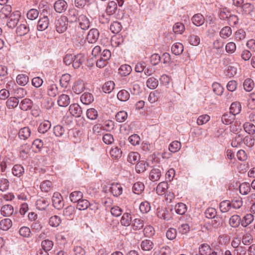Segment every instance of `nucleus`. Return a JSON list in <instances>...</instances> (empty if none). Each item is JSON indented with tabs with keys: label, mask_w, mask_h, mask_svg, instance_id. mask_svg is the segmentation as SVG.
<instances>
[{
	"label": "nucleus",
	"mask_w": 255,
	"mask_h": 255,
	"mask_svg": "<svg viewBox=\"0 0 255 255\" xmlns=\"http://www.w3.org/2000/svg\"><path fill=\"white\" fill-rule=\"evenodd\" d=\"M68 26V18L64 15L60 16L56 19L55 26L56 30L59 33L65 32Z\"/></svg>",
	"instance_id": "nucleus-1"
},
{
	"label": "nucleus",
	"mask_w": 255,
	"mask_h": 255,
	"mask_svg": "<svg viewBox=\"0 0 255 255\" xmlns=\"http://www.w3.org/2000/svg\"><path fill=\"white\" fill-rule=\"evenodd\" d=\"M250 139L249 145H253L254 144V140L248 136L244 137V136L239 133H237L235 137L233 139L231 145L233 147H238L241 146L243 143H246L247 140Z\"/></svg>",
	"instance_id": "nucleus-2"
},
{
	"label": "nucleus",
	"mask_w": 255,
	"mask_h": 255,
	"mask_svg": "<svg viewBox=\"0 0 255 255\" xmlns=\"http://www.w3.org/2000/svg\"><path fill=\"white\" fill-rule=\"evenodd\" d=\"M20 17V13L19 11H16L6 17L7 18L6 25L8 28H14L18 24Z\"/></svg>",
	"instance_id": "nucleus-3"
},
{
	"label": "nucleus",
	"mask_w": 255,
	"mask_h": 255,
	"mask_svg": "<svg viewBox=\"0 0 255 255\" xmlns=\"http://www.w3.org/2000/svg\"><path fill=\"white\" fill-rule=\"evenodd\" d=\"M52 201L54 207L58 210L62 209L64 205L63 197L58 192H55L53 194Z\"/></svg>",
	"instance_id": "nucleus-4"
},
{
	"label": "nucleus",
	"mask_w": 255,
	"mask_h": 255,
	"mask_svg": "<svg viewBox=\"0 0 255 255\" xmlns=\"http://www.w3.org/2000/svg\"><path fill=\"white\" fill-rule=\"evenodd\" d=\"M99 32L97 29L92 28L90 29L87 36L88 42L90 43H95L99 37Z\"/></svg>",
	"instance_id": "nucleus-5"
},
{
	"label": "nucleus",
	"mask_w": 255,
	"mask_h": 255,
	"mask_svg": "<svg viewBox=\"0 0 255 255\" xmlns=\"http://www.w3.org/2000/svg\"><path fill=\"white\" fill-rule=\"evenodd\" d=\"M162 170V169L159 167L153 168L149 173L150 180L153 182L159 180L161 176Z\"/></svg>",
	"instance_id": "nucleus-6"
},
{
	"label": "nucleus",
	"mask_w": 255,
	"mask_h": 255,
	"mask_svg": "<svg viewBox=\"0 0 255 255\" xmlns=\"http://www.w3.org/2000/svg\"><path fill=\"white\" fill-rule=\"evenodd\" d=\"M68 7L67 3L64 0H58L54 4L55 10L58 13L65 11Z\"/></svg>",
	"instance_id": "nucleus-7"
},
{
	"label": "nucleus",
	"mask_w": 255,
	"mask_h": 255,
	"mask_svg": "<svg viewBox=\"0 0 255 255\" xmlns=\"http://www.w3.org/2000/svg\"><path fill=\"white\" fill-rule=\"evenodd\" d=\"M69 111L75 117H80L82 114V108L78 104H71L69 108Z\"/></svg>",
	"instance_id": "nucleus-8"
},
{
	"label": "nucleus",
	"mask_w": 255,
	"mask_h": 255,
	"mask_svg": "<svg viewBox=\"0 0 255 255\" xmlns=\"http://www.w3.org/2000/svg\"><path fill=\"white\" fill-rule=\"evenodd\" d=\"M78 21L79 23L80 28L87 30L90 27V20L85 15H79Z\"/></svg>",
	"instance_id": "nucleus-9"
},
{
	"label": "nucleus",
	"mask_w": 255,
	"mask_h": 255,
	"mask_svg": "<svg viewBox=\"0 0 255 255\" xmlns=\"http://www.w3.org/2000/svg\"><path fill=\"white\" fill-rule=\"evenodd\" d=\"M49 201L45 198H40L37 199L35 203L36 208L40 211L45 210L47 207L49 205Z\"/></svg>",
	"instance_id": "nucleus-10"
},
{
	"label": "nucleus",
	"mask_w": 255,
	"mask_h": 255,
	"mask_svg": "<svg viewBox=\"0 0 255 255\" xmlns=\"http://www.w3.org/2000/svg\"><path fill=\"white\" fill-rule=\"evenodd\" d=\"M110 191L115 197H118L123 193L122 185L118 183H113L110 187Z\"/></svg>",
	"instance_id": "nucleus-11"
},
{
	"label": "nucleus",
	"mask_w": 255,
	"mask_h": 255,
	"mask_svg": "<svg viewBox=\"0 0 255 255\" xmlns=\"http://www.w3.org/2000/svg\"><path fill=\"white\" fill-rule=\"evenodd\" d=\"M85 88L84 81L82 80L78 79L75 82L72 90L75 94H79L84 91Z\"/></svg>",
	"instance_id": "nucleus-12"
},
{
	"label": "nucleus",
	"mask_w": 255,
	"mask_h": 255,
	"mask_svg": "<svg viewBox=\"0 0 255 255\" xmlns=\"http://www.w3.org/2000/svg\"><path fill=\"white\" fill-rule=\"evenodd\" d=\"M33 102L29 98H25L22 100L19 104L20 109L24 111L31 110Z\"/></svg>",
	"instance_id": "nucleus-13"
},
{
	"label": "nucleus",
	"mask_w": 255,
	"mask_h": 255,
	"mask_svg": "<svg viewBox=\"0 0 255 255\" xmlns=\"http://www.w3.org/2000/svg\"><path fill=\"white\" fill-rule=\"evenodd\" d=\"M49 24V20L47 16L41 18L37 23V28L39 31H43L47 29Z\"/></svg>",
	"instance_id": "nucleus-14"
},
{
	"label": "nucleus",
	"mask_w": 255,
	"mask_h": 255,
	"mask_svg": "<svg viewBox=\"0 0 255 255\" xmlns=\"http://www.w3.org/2000/svg\"><path fill=\"white\" fill-rule=\"evenodd\" d=\"M86 58L84 54H78L75 55V57L73 60L72 67L74 69L79 68L85 61Z\"/></svg>",
	"instance_id": "nucleus-15"
},
{
	"label": "nucleus",
	"mask_w": 255,
	"mask_h": 255,
	"mask_svg": "<svg viewBox=\"0 0 255 255\" xmlns=\"http://www.w3.org/2000/svg\"><path fill=\"white\" fill-rule=\"evenodd\" d=\"M241 12L243 15H251L254 10V6L250 3H244L241 7Z\"/></svg>",
	"instance_id": "nucleus-16"
},
{
	"label": "nucleus",
	"mask_w": 255,
	"mask_h": 255,
	"mask_svg": "<svg viewBox=\"0 0 255 255\" xmlns=\"http://www.w3.org/2000/svg\"><path fill=\"white\" fill-rule=\"evenodd\" d=\"M29 27L26 23L19 24L16 28V32L18 36H22L27 34L29 31Z\"/></svg>",
	"instance_id": "nucleus-17"
},
{
	"label": "nucleus",
	"mask_w": 255,
	"mask_h": 255,
	"mask_svg": "<svg viewBox=\"0 0 255 255\" xmlns=\"http://www.w3.org/2000/svg\"><path fill=\"white\" fill-rule=\"evenodd\" d=\"M235 119V116L230 112H227L223 114L221 118L222 123L226 125L231 124Z\"/></svg>",
	"instance_id": "nucleus-18"
},
{
	"label": "nucleus",
	"mask_w": 255,
	"mask_h": 255,
	"mask_svg": "<svg viewBox=\"0 0 255 255\" xmlns=\"http://www.w3.org/2000/svg\"><path fill=\"white\" fill-rule=\"evenodd\" d=\"M14 209L11 205H5L2 206L0 213L4 217H9L13 214Z\"/></svg>",
	"instance_id": "nucleus-19"
},
{
	"label": "nucleus",
	"mask_w": 255,
	"mask_h": 255,
	"mask_svg": "<svg viewBox=\"0 0 255 255\" xmlns=\"http://www.w3.org/2000/svg\"><path fill=\"white\" fill-rule=\"evenodd\" d=\"M25 172L24 167L20 164H15L12 168V173L14 176L20 177Z\"/></svg>",
	"instance_id": "nucleus-20"
},
{
	"label": "nucleus",
	"mask_w": 255,
	"mask_h": 255,
	"mask_svg": "<svg viewBox=\"0 0 255 255\" xmlns=\"http://www.w3.org/2000/svg\"><path fill=\"white\" fill-rule=\"evenodd\" d=\"M31 134V130L29 127H25L20 129L18 136L21 139H27Z\"/></svg>",
	"instance_id": "nucleus-21"
},
{
	"label": "nucleus",
	"mask_w": 255,
	"mask_h": 255,
	"mask_svg": "<svg viewBox=\"0 0 255 255\" xmlns=\"http://www.w3.org/2000/svg\"><path fill=\"white\" fill-rule=\"evenodd\" d=\"M57 102L59 106L66 107L70 104V99L68 95L62 94L59 97Z\"/></svg>",
	"instance_id": "nucleus-22"
},
{
	"label": "nucleus",
	"mask_w": 255,
	"mask_h": 255,
	"mask_svg": "<svg viewBox=\"0 0 255 255\" xmlns=\"http://www.w3.org/2000/svg\"><path fill=\"white\" fill-rule=\"evenodd\" d=\"M51 123L47 120H45L39 126L38 131L39 133H45L50 128Z\"/></svg>",
	"instance_id": "nucleus-23"
},
{
	"label": "nucleus",
	"mask_w": 255,
	"mask_h": 255,
	"mask_svg": "<svg viewBox=\"0 0 255 255\" xmlns=\"http://www.w3.org/2000/svg\"><path fill=\"white\" fill-rule=\"evenodd\" d=\"M193 23L196 26H199L203 25L205 21V18L203 15L200 13L195 14L192 17Z\"/></svg>",
	"instance_id": "nucleus-24"
},
{
	"label": "nucleus",
	"mask_w": 255,
	"mask_h": 255,
	"mask_svg": "<svg viewBox=\"0 0 255 255\" xmlns=\"http://www.w3.org/2000/svg\"><path fill=\"white\" fill-rule=\"evenodd\" d=\"M184 50V46L181 43H174L171 47V51L175 55L181 54Z\"/></svg>",
	"instance_id": "nucleus-25"
},
{
	"label": "nucleus",
	"mask_w": 255,
	"mask_h": 255,
	"mask_svg": "<svg viewBox=\"0 0 255 255\" xmlns=\"http://www.w3.org/2000/svg\"><path fill=\"white\" fill-rule=\"evenodd\" d=\"M12 226V221L9 218H5L0 221V229L2 231H7Z\"/></svg>",
	"instance_id": "nucleus-26"
},
{
	"label": "nucleus",
	"mask_w": 255,
	"mask_h": 255,
	"mask_svg": "<svg viewBox=\"0 0 255 255\" xmlns=\"http://www.w3.org/2000/svg\"><path fill=\"white\" fill-rule=\"evenodd\" d=\"M81 101L85 105H89L94 101V97L92 94L90 93H85L80 98Z\"/></svg>",
	"instance_id": "nucleus-27"
},
{
	"label": "nucleus",
	"mask_w": 255,
	"mask_h": 255,
	"mask_svg": "<svg viewBox=\"0 0 255 255\" xmlns=\"http://www.w3.org/2000/svg\"><path fill=\"white\" fill-rule=\"evenodd\" d=\"M144 189V185L141 182H137L135 183L132 187V192L136 194H140Z\"/></svg>",
	"instance_id": "nucleus-28"
},
{
	"label": "nucleus",
	"mask_w": 255,
	"mask_h": 255,
	"mask_svg": "<svg viewBox=\"0 0 255 255\" xmlns=\"http://www.w3.org/2000/svg\"><path fill=\"white\" fill-rule=\"evenodd\" d=\"M139 158L140 155L137 152H130L128 156L127 160L131 164H134L138 162Z\"/></svg>",
	"instance_id": "nucleus-29"
},
{
	"label": "nucleus",
	"mask_w": 255,
	"mask_h": 255,
	"mask_svg": "<svg viewBox=\"0 0 255 255\" xmlns=\"http://www.w3.org/2000/svg\"><path fill=\"white\" fill-rule=\"evenodd\" d=\"M241 224V218L238 215H234L230 218L229 224L233 228H237Z\"/></svg>",
	"instance_id": "nucleus-30"
},
{
	"label": "nucleus",
	"mask_w": 255,
	"mask_h": 255,
	"mask_svg": "<svg viewBox=\"0 0 255 255\" xmlns=\"http://www.w3.org/2000/svg\"><path fill=\"white\" fill-rule=\"evenodd\" d=\"M131 215L129 213H125L121 218V224L124 226L128 227L131 225Z\"/></svg>",
	"instance_id": "nucleus-31"
},
{
	"label": "nucleus",
	"mask_w": 255,
	"mask_h": 255,
	"mask_svg": "<svg viewBox=\"0 0 255 255\" xmlns=\"http://www.w3.org/2000/svg\"><path fill=\"white\" fill-rule=\"evenodd\" d=\"M78 11L75 8H71L68 10V19L71 23L76 22L78 20Z\"/></svg>",
	"instance_id": "nucleus-32"
},
{
	"label": "nucleus",
	"mask_w": 255,
	"mask_h": 255,
	"mask_svg": "<svg viewBox=\"0 0 255 255\" xmlns=\"http://www.w3.org/2000/svg\"><path fill=\"white\" fill-rule=\"evenodd\" d=\"M168 189V183L167 182H161L156 187V193L160 195H162L166 193Z\"/></svg>",
	"instance_id": "nucleus-33"
},
{
	"label": "nucleus",
	"mask_w": 255,
	"mask_h": 255,
	"mask_svg": "<svg viewBox=\"0 0 255 255\" xmlns=\"http://www.w3.org/2000/svg\"><path fill=\"white\" fill-rule=\"evenodd\" d=\"M212 219L211 223L213 228L218 229L222 226L224 220L221 216L217 215Z\"/></svg>",
	"instance_id": "nucleus-34"
},
{
	"label": "nucleus",
	"mask_w": 255,
	"mask_h": 255,
	"mask_svg": "<svg viewBox=\"0 0 255 255\" xmlns=\"http://www.w3.org/2000/svg\"><path fill=\"white\" fill-rule=\"evenodd\" d=\"M117 9V3L114 1L109 2L106 8V12L109 15H112L115 13Z\"/></svg>",
	"instance_id": "nucleus-35"
},
{
	"label": "nucleus",
	"mask_w": 255,
	"mask_h": 255,
	"mask_svg": "<svg viewBox=\"0 0 255 255\" xmlns=\"http://www.w3.org/2000/svg\"><path fill=\"white\" fill-rule=\"evenodd\" d=\"M154 245L152 242L149 240H144L142 241L140 244V247L142 250L145 251H149L153 248Z\"/></svg>",
	"instance_id": "nucleus-36"
},
{
	"label": "nucleus",
	"mask_w": 255,
	"mask_h": 255,
	"mask_svg": "<svg viewBox=\"0 0 255 255\" xmlns=\"http://www.w3.org/2000/svg\"><path fill=\"white\" fill-rule=\"evenodd\" d=\"M131 66L127 64L121 65L119 69L120 74L124 76L128 75L131 72Z\"/></svg>",
	"instance_id": "nucleus-37"
},
{
	"label": "nucleus",
	"mask_w": 255,
	"mask_h": 255,
	"mask_svg": "<svg viewBox=\"0 0 255 255\" xmlns=\"http://www.w3.org/2000/svg\"><path fill=\"white\" fill-rule=\"evenodd\" d=\"M131 224L133 230L136 231L142 229L144 226V222L142 220L136 218L132 221Z\"/></svg>",
	"instance_id": "nucleus-38"
},
{
	"label": "nucleus",
	"mask_w": 255,
	"mask_h": 255,
	"mask_svg": "<svg viewBox=\"0 0 255 255\" xmlns=\"http://www.w3.org/2000/svg\"><path fill=\"white\" fill-rule=\"evenodd\" d=\"M230 112L234 114L235 116L239 114L241 111V105L239 102L233 103L230 108Z\"/></svg>",
	"instance_id": "nucleus-39"
},
{
	"label": "nucleus",
	"mask_w": 255,
	"mask_h": 255,
	"mask_svg": "<svg viewBox=\"0 0 255 255\" xmlns=\"http://www.w3.org/2000/svg\"><path fill=\"white\" fill-rule=\"evenodd\" d=\"M148 164L145 161L142 160L136 163L135 169L137 173H141L144 172L146 170V167Z\"/></svg>",
	"instance_id": "nucleus-40"
},
{
	"label": "nucleus",
	"mask_w": 255,
	"mask_h": 255,
	"mask_svg": "<svg viewBox=\"0 0 255 255\" xmlns=\"http://www.w3.org/2000/svg\"><path fill=\"white\" fill-rule=\"evenodd\" d=\"M181 147V143L178 141L175 140L170 143L169 145L168 149L170 152L175 153L179 151Z\"/></svg>",
	"instance_id": "nucleus-41"
},
{
	"label": "nucleus",
	"mask_w": 255,
	"mask_h": 255,
	"mask_svg": "<svg viewBox=\"0 0 255 255\" xmlns=\"http://www.w3.org/2000/svg\"><path fill=\"white\" fill-rule=\"evenodd\" d=\"M27 95V91L23 88H18L14 90L12 95L18 99H21Z\"/></svg>",
	"instance_id": "nucleus-42"
},
{
	"label": "nucleus",
	"mask_w": 255,
	"mask_h": 255,
	"mask_svg": "<svg viewBox=\"0 0 255 255\" xmlns=\"http://www.w3.org/2000/svg\"><path fill=\"white\" fill-rule=\"evenodd\" d=\"M85 30V29H83L80 27L76 28L75 33L73 35V37L75 39H77L78 41L79 40L80 42H82L84 38Z\"/></svg>",
	"instance_id": "nucleus-43"
},
{
	"label": "nucleus",
	"mask_w": 255,
	"mask_h": 255,
	"mask_svg": "<svg viewBox=\"0 0 255 255\" xmlns=\"http://www.w3.org/2000/svg\"><path fill=\"white\" fill-rule=\"evenodd\" d=\"M91 206L92 204H91L88 200L85 199H81L77 202V208L79 210H84Z\"/></svg>",
	"instance_id": "nucleus-44"
},
{
	"label": "nucleus",
	"mask_w": 255,
	"mask_h": 255,
	"mask_svg": "<svg viewBox=\"0 0 255 255\" xmlns=\"http://www.w3.org/2000/svg\"><path fill=\"white\" fill-rule=\"evenodd\" d=\"M220 209L221 212L226 213L231 209V202L229 200H224L220 203Z\"/></svg>",
	"instance_id": "nucleus-45"
},
{
	"label": "nucleus",
	"mask_w": 255,
	"mask_h": 255,
	"mask_svg": "<svg viewBox=\"0 0 255 255\" xmlns=\"http://www.w3.org/2000/svg\"><path fill=\"white\" fill-rule=\"evenodd\" d=\"M19 103V101L17 98L11 97L8 99L6 102V105L8 109H14L16 107Z\"/></svg>",
	"instance_id": "nucleus-46"
},
{
	"label": "nucleus",
	"mask_w": 255,
	"mask_h": 255,
	"mask_svg": "<svg viewBox=\"0 0 255 255\" xmlns=\"http://www.w3.org/2000/svg\"><path fill=\"white\" fill-rule=\"evenodd\" d=\"M29 81L28 77L25 74H19L16 77V82L20 86H25Z\"/></svg>",
	"instance_id": "nucleus-47"
},
{
	"label": "nucleus",
	"mask_w": 255,
	"mask_h": 255,
	"mask_svg": "<svg viewBox=\"0 0 255 255\" xmlns=\"http://www.w3.org/2000/svg\"><path fill=\"white\" fill-rule=\"evenodd\" d=\"M130 97L129 93L126 90H122L117 94L118 99L123 102L128 101Z\"/></svg>",
	"instance_id": "nucleus-48"
},
{
	"label": "nucleus",
	"mask_w": 255,
	"mask_h": 255,
	"mask_svg": "<svg viewBox=\"0 0 255 255\" xmlns=\"http://www.w3.org/2000/svg\"><path fill=\"white\" fill-rule=\"evenodd\" d=\"M254 221V216L251 214L246 215L241 220V225L244 227H247Z\"/></svg>",
	"instance_id": "nucleus-49"
},
{
	"label": "nucleus",
	"mask_w": 255,
	"mask_h": 255,
	"mask_svg": "<svg viewBox=\"0 0 255 255\" xmlns=\"http://www.w3.org/2000/svg\"><path fill=\"white\" fill-rule=\"evenodd\" d=\"M114 87L115 83L114 82L109 81L103 85L102 89L105 93H110L114 90Z\"/></svg>",
	"instance_id": "nucleus-50"
},
{
	"label": "nucleus",
	"mask_w": 255,
	"mask_h": 255,
	"mask_svg": "<svg viewBox=\"0 0 255 255\" xmlns=\"http://www.w3.org/2000/svg\"><path fill=\"white\" fill-rule=\"evenodd\" d=\"M83 197V193L81 191H74L70 195L71 202L76 203L79 201Z\"/></svg>",
	"instance_id": "nucleus-51"
},
{
	"label": "nucleus",
	"mask_w": 255,
	"mask_h": 255,
	"mask_svg": "<svg viewBox=\"0 0 255 255\" xmlns=\"http://www.w3.org/2000/svg\"><path fill=\"white\" fill-rule=\"evenodd\" d=\"M61 222V220L60 218L57 215L53 216L49 219V224L50 226L53 227L59 226Z\"/></svg>",
	"instance_id": "nucleus-52"
},
{
	"label": "nucleus",
	"mask_w": 255,
	"mask_h": 255,
	"mask_svg": "<svg viewBox=\"0 0 255 255\" xmlns=\"http://www.w3.org/2000/svg\"><path fill=\"white\" fill-rule=\"evenodd\" d=\"M175 210L177 214L183 215L187 211V206L183 203H179L175 206Z\"/></svg>",
	"instance_id": "nucleus-53"
},
{
	"label": "nucleus",
	"mask_w": 255,
	"mask_h": 255,
	"mask_svg": "<svg viewBox=\"0 0 255 255\" xmlns=\"http://www.w3.org/2000/svg\"><path fill=\"white\" fill-rule=\"evenodd\" d=\"M58 94V88L56 84H52L48 87L47 94L49 96L55 97Z\"/></svg>",
	"instance_id": "nucleus-54"
},
{
	"label": "nucleus",
	"mask_w": 255,
	"mask_h": 255,
	"mask_svg": "<svg viewBox=\"0 0 255 255\" xmlns=\"http://www.w3.org/2000/svg\"><path fill=\"white\" fill-rule=\"evenodd\" d=\"M70 80L71 75L70 74H65L62 75L60 80L61 86L63 88H67Z\"/></svg>",
	"instance_id": "nucleus-55"
},
{
	"label": "nucleus",
	"mask_w": 255,
	"mask_h": 255,
	"mask_svg": "<svg viewBox=\"0 0 255 255\" xmlns=\"http://www.w3.org/2000/svg\"><path fill=\"white\" fill-rule=\"evenodd\" d=\"M240 192L243 195L248 194L251 191L250 184L248 182L242 183L240 186Z\"/></svg>",
	"instance_id": "nucleus-56"
},
{
	"label": "nucleus",
	"mask_w": 255,
	"mask_h": 255,
	"mask_svg": "<svg viewBox=\"0 0 255 255\" xmlns=\"http://www.w3.org/2000/svg\"><path fill=\"white\" fill-rule=\"evenodd\" d=\"M158 85V81L154 77L149 78L146 81V86L150 89H155Z\"/></svg>",
	"instance_id": "nucleus-57"
},
{
	"label": "nucleus",
	"mask_w": 255,
	"mask_h": 255,
	"mask_svg": "<svg viewBox=\"0 0 255 255\" xmlns=\"http://www.w3.org/2000/svg\"><path fill=\"white\" fill-rule=\"evenodd\" d=\"M243 127L245 131L250 134H254L255 133V126L252 123H245Z\"/></svg>",
	"instance_id": "nucleus-58"
},
{
	"label": "nucleus",
	"mask_w": 255,
	"mask_h": 255,
	"mask_svg": "<svg viewBox=\"0 0 255 255\" xmlns=\"http://www.w3.org/2000/svg\"><path fill=\"white\" fill-rule=\"evenodd\" d=\"M232 34V30L230 27L225 26L223 27L220 32V35L221 37L226 39L230 37Z\"/></svg>",
	"instance_id": "nucleus-59"
},
{
	"label": "nucleus",
	"mask_w": 255,
	"mask_h": 255,
	"mask_svg": "<svg viewBox=\"0 0 255 255\" xmlns=\"http://www.w3.org/2000/svg\"><path fill=\"white\" fill-rule=\"evenodd\" d=\"M211 251L210 247L207 244H202L199 249V252L202 255H207Z\"/></svg>",
	"instance_id": "nucleus-60"
},
{
	"label": "nucleus",
	"mask_w": 255,
	"mask_h": 255,
	"mask_svg": "<svg viewBox=\"0 0 255 255\" xmlns=\"http://www.w3.org/2000/svg\"><path fill=\"white\" fill-rule=\"evenodd\" d=\"M127 118L128 114L125 111L119 112L116 115V120L119 123H123L125 122Z\"/></svg>",
	"instance_id": "nucleus-61"
},
{
	"label": "nucleus",
	"mask_w": 255,
	"mask_h": 255,
	"mask_svg": "<svg viewBox=\"0 0 255 255\" xmlns=\"http://www.w3.org/2000/svg\"><path fill=\"white\" fill-rule=\"evenodd\" d=\"M87 117L88 119L94 120L97 119L98 114L97 110L94 108L88 109L86 113Z\"/></svg>",
	"instance_id": "nucleus-62"
},
{
	"label": "nucleus",
	"mask_w": 255,
	"mask_h": 255,
	"mask_svg": "<svg viewBox=\"0 0 255 255\" xmlns=\"http://www.w3.org/2000/svg\"><path fill=\"white\" fill-rule=\"evenodd\" d=\"M184 30V24L180 22L176 23L173 26V31L176 34H182Z\"/></svg>",
	"instance_id": "nucleus-63"
},
{
	"label": "nucleus",
	"mask_w": 255,
	"mask_h": 255,
	"mask_svg": "<svg viewBox=\"0 0 255 255\" xmlns=\"http://www.w3.org/2000/svg\"><path fill=\"white\" fill-rule=\"evenodd\" d=\"M110 154L113 158L118 159L121 157L122 151L118 147H115L111 149Z\"/></svg>",
	"instance_id": "nucleus-64"
}]
</instances>
